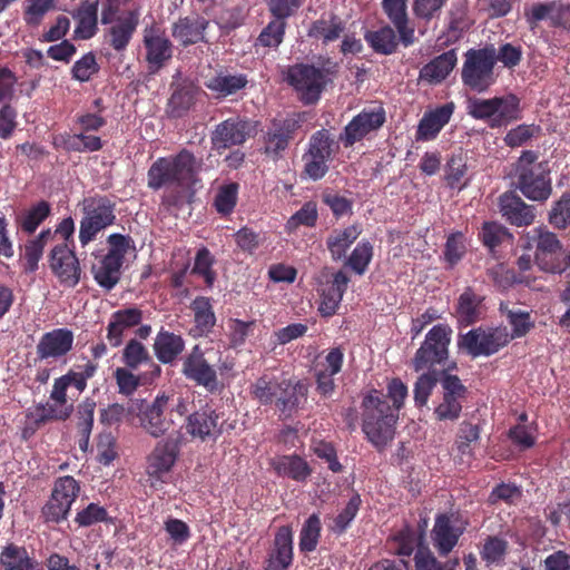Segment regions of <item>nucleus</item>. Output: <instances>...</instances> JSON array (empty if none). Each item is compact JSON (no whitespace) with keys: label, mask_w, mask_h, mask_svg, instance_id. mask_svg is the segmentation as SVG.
<instances>
[{"label":"nucleus","mask_w":570,"mask_h":570,"mask_svg":"<svg viewBox=\"0 0 570 570\" xmlns=\"http://www.w3.org/2000/svg\"><path fill=\"white\" fill-rule=\"evenodd\" d=\"M204 160L187 148L175 155L157 158L148 168L147 186L151 190L163 188H191L200 181Z\"/></svg>","instance_id":"nucleus-1"},{"label":"nucleus","mask_w":570,"mask_h":570,"mask_svg":"<svg viewBox=\"0 0 570 570\" xmlns=\"http://www.w3.org/2000/svg\"><path fill=\"white\" fill-rule=\"evenodd\" d=\"M219 355L222 353L219 352ZM234 362L228 357L219 356L217 363H212L206 357L205 351L199 344H195L181 357V375L195 386L203 387L212 395L220 394L229 382L234 371Z\"/></svg>","instance_id":"nucleus-2"},{"label":"nucleus","mask_w":570,"mask_h":570,"mask_svg":"<svg viewBox=\"0 0 570 570\" xmlns=\"http://www.w3.org/2000/svg\"><path fill=\"white\" fill-rule=\"evenodd\" d=\"M362 431L376 448H383L393 439L397 413L382 392L373 389L364 395L362 403Z\"/></svg>","instance_id":"nucleus-3"},{"label":"nucleus","mask_w":570,"mask_h":570,"mask_svg":"<svg viewBox=\"0 0 570 570\" xmlns=\"http://www.w3.org/2000/svg\"><path fill=\"white\" fill-rule=\"evenodd\" d=\"M534 150H523L514 164L515 188L532 202L544 203L552 194V181L547 163H538Z\"/></svg>","instance_id":"nucleus-4"},{"label":"nucleus","mask_w":570,"mask_h":570,"mask_svg":"<svg viewBox=\"0 0 570 570\" xmlns=\"http://www.w3.org/2000/svg\"><path fill=\"white\" fill-rule=\"evenodd\" d=\"M495 63L497 51L492 46L469 49L461 69L463 86L473 92H487L497 82Z\"/></svg>","instance_id":"nucleus-5"},{"label":"nucleus","mask_w":570,"mask_h":570,"mask_svg":"<svg viewBox=\"0 0 570 570\" xmlns=\"http://www.w3.org/2000/svg\"><path fill=\"white\" fill-rule=\"evenodd\" d=\"M520 98L508 94L492 98H470L468 115L476 120L487 121L490 128H500L521 119Z\"/></svg>","instance_id":"nucleus-6"},{"label":"nucleus","mask_w":570,"mask_h":570,"mask_svg":"<svg viewBox=\"0 0 570 570\" xmlns=\"http://www.w3.org/2000/svg\"><path fill=\"white\" fill-rule=\"evenodd\" d=\"M338 148V142L327 129L316 130L309 137L307 149L302 156L303 174L314 181L321 180L328 173V163Z\"/></svg>","instance_id":"nucleus-7"},{"label":"nucleus","mask_w":570,"mask_h":570,"mask_svg":"<svg viewBox=\"0 0 570 570\" xmlns=\"http://www.w3.org/2000/svg\"><path fill=\"white\" fill-rule=\"evenodd\" d=\"M115 209L116 204L107 196L96 195L83 199V217L79 227V242L82 247L92 242L101 230L114 225Z\"/></svg>","instance_id":"nucleus-8"},{"label":"nucleus","mask_w":570,"mask_h":570,"mask_svg":"<svg viewBox=\"0 0 570 570\" xmlns=\"http://www.w3.org/2000/svg\"><path fill=\"white\" fill-rule=\"evenodd\" d=\"M510 343L508 328L503 326L472 328L458 337V346L475 358L491 356Z\"/></svg>","instance_id":"nucleus-9"},{"label":"nucleus","mask_w":570,"mask_h":570,"mask_svg":"<svg viewBox=\"0 0 570 570\" xmlns=\"http://www.w3.org/2000/svg\"><path fill=\"white\" fill-rule=\"evenodd\" d=\"M452 328L448 324L434 325L425 335L421 346L412 360L413 368L432 371L435 365L443 364L449 357Z\"/></svg>","instance_id":"nucleus-10"},{"label":"nucleus","mask_w":570,"mask_h":570,"mask_svg":"<svg viewBox=\"0 0 570 570\" xmlns=\"http://www.w3.org/2000/svg\"><path fill=\"white\" fill-rule=\"evenodd\" d=\"M302 121L299 115H292L283 119L274 118L262 136L263 154L274 161L283 158L284 153L301 128Z\"/></svg>","instance_id":"nucleus-11"},{"label":"nucleus","mask_w":570,"mask_h":570,"mask_svg":"<svg viewBox=\"0 0 570 570\" xmlns=\"http://www.w3.org/2000/svg\"><path fill=\"white\" fill-rule=\"evenodd\" d=\"M442 370L440 384L442 387V399L434 407L433 415L436 421L454 422L459 420L463 409V402L468 396V387L463 385L458 375L451 374L449 371Z\"/></svg>","instance_id":"nucleus-12"},{"label":"nucleus","mask_w":570,"mask_h":570,"mask_svg":"<svg viewBox=\"0 0 570 570\" xmlns=\"http://www.w3.org/2000/svg\"><path fill=\"white\" fill-rule=\"evenodd\" d=\"M285 80L298 92L301 100L305 105L317 102L326 87L324 70L307 63L291 66L286 72Z\"/></svg>","instance_id":"nucleus-13"},{"label":"nucleus","mask_w":570,"mask_h":570,"mask_svg":"<svg viewBox=\"0 0 570 570\" xmlns=\"http://www.w3.org/2000/svg\"><path fill=\"white\" fill-rule=\"evenodd\" d=\"M385 121L386 111L383 106L364 108L344 127L338 140L345 148L352 147L370 134L381 129Z\"/></svg>","instance_id":"nucleus-14"},{"label":"nucleus","mask_w":570,"mask_h":570,"mask_svg":"<svg viewBox=\"0 0 570 570\" xmlns=\"http://www.w3.org/2000/svg\"><path fill=\"white\" fill-rule=\"evenodd\" d=\"M48 264L62 286L73 288L79 284L82 269L73 247L69 244H56L49 252Z\"/></svg>","instance_id":"nucleus-15"},{"label":"nucleus","mask_w":570,"mask_h":570,"mask_svg":"<svg viewBox=\"0 0 570 570\" xmlns=\"http://www.w3.org/2000/svg\"><path fill=\"white\" fill-rule=\"evenodd\" d=\"M257 121L234 116L219 122L212 132V144L217 149L240 146L256 134Z\"/></svg>","instance_id":"nucleus-16"},{"label":"nucleus","mask_w":570,"mask_h":570,"mask_svg":"<svg viewBox=\"0 0 570 570\" xmlns=\"http://www.w3.org/2000/svg\"><path fill=\"white\" fill-rule=\"evenodd\" d=\"M142 43L149 73H157L173 58L174 46L159 28L151 26L144 30Z\"/></svg>","instance_id":"nucleus-17"},{"label":"nucleus","mask_w":570,"mask_h":570,"mask_svg":"<svg viewBox=\"0 0 570 570\" xmlns=\"http://www.w3.org/2000/svg\"><path fill=\"white\" fill-rule=\"evenodd\" d=\"M169 397L161 395L157 396L155 401L141 410L139 419L142 429L154 438L170 433L180 432V428L173 417H167L165 411L168 407Z\"/></svg>","instance_id":"nucleus-18"},{"label":"nucleus","mask_w":570,"mask_h":570,"mask_svg":"<svg viewBox=\"0 0 570 570\" xmlns=\"http://www.w3.org/2000/svg\"><path fill=\"white\" fill-rule=\"evenodd\" d=\"M220 414L208 405L200 407L186 417V431L193 439L203 442L216 441L223 432Z\"/></svg>","instance_id":"nucleus-19"},{"label":"nucleus","mask_w":570,"mask_h":570,"mask_svg":"<svg viewBox=\"0 0 570 570\" xmlns=\"http://www.w3.org/2000/svg\"><path fill=\"white\" fill-rule=\"evenodd\" d=\"M184 441L181 432L170 433L166 440L158 442L148 456V473L159 475L170 471L175 464Z\"/></svg>","instance_id":"nucleus-20"},{"label":"nucleus","mask_w":570,"mask_h":570,"mask_svg":"<svg viewBox=\"0 0 570 570\" xmlns=\"http://www.w3.org/2000/svg\"><path fill=\"white\" fill-rule=\"evenodd\" d=\"M537 249L535 263L540 269L553 274L564 272V265H554L559 256H561V244L556 234L535 228Z\"/></svg>","instance_id":"nucleus-21"},{"label":"nucleus","mask_w":570,"mask_h":570,"mask_svg":"<svg viewBox=\"0 0 570 570\" xmlns=\"http://www.w3.org/2000/svg\"><path fill=\"white\" fill-rule=\"evenodd\" d=\"M499 207L502 217L517 227L530 226L535 218V208L527 204L514 191H505L499 197Z\"/></svg>","instance_id":"nucleus-22"},{"label":"nucleus","mask_w":570,"mask_h":570,"mask_svg":"<svg viewBox=\"0 0 570 570\" xmlns=\"http://www.w3.org/2000/svg\"><path fill=\"white\" fill-rule=\"evenodd\" d=\"M139 24V12L129 10L105 31V42L117 52L126 51Z\"/></svg>","instance_id":"nucleus-23"},{"label":"nucleus","mask_w":570,"mask_h":570,"mask_svg":"<svg viewBox=\"0 0 570 570\" xmlns=\"http://www.w3.org/2000/svg\"><path fill=\"white\" fill-rule=\"evenodd\" d=\"M293 562V532L287 525L278 528L273 547L265 560V570H287Z\"/></svg>","instance_id":"nucleus-24"},{"label":"nucleus","mask_w":570,"mask_h":570,"mask_svg":"<svg viewBox=\"0 0 570 570\" xmlns=\"http://www.w3.org/2000/svg\"><path fill=\"white\" fill-rule=\"evenodd\" d=\"M73 345V333L66 328H55L45 333L37 344L39 360L60 358L67 355Z\"/></svg>","instance_id":"nucleus-25"},{"label":"nucleus","mask_w":570,"mask_h":570,"mask_svg":"<svg viewBox=\"0 0 570 570\" xmlns=\"http://www.w3.org/2000/svg\"><path fill=\"white\" fill-rule=\"evenodd\" d=\"M455 105L453 101L426 111L419 121L415 138L419 141H429L438 137L440 131L449 124Z\"/></svg>","instance_id":"nucleus-26"},{"label":"nucleus","mask_w":570,"mask_h":570,"mask_svg":"<svg viewBox=\"0 0 570 570\" xmlns=\"http://www.w3.org/2000/svg\"><path fill=\"white\" fill-rule=\"evenodd\" d=\"M209 21L198 14L179 18L171 28L173 37L183 46L207 42L205 31Z\"/></svg>","instance_id":"nucleus-27"},{"label":"nucleus","mask_w":570,"mask_h":570,"mask_svg":"<svg viewBox=\"0 0 570 570\" xmlns=\"http://www.w3.org/2000/svg\"><path fill=\"white\" fill-rule=\"evenodd\" d=\"M382 9L400 35L401 43L407 48L415 38V29L410 24L405 0H383Z\"/></svg>","instance_id":"nucleus-28"},{"label":"nucleus","mask_w":570,"mask_h":570,"mask_svg":"<svg viewBox=\"0 0 570 570\" xmlns=\"http://www.w3.org/2000/svg\"><path fill=\"white\" fill-rule=\"evenodd\" d=\"M142 321V311L138 307H128L114 312L107 326V340L112 347L122 344L126 330L139 325Z\"/></svg>","instance_id":"nucleus-29"},{"label":"nucleus","mask_w":570,"mask_h":570,"mask_svg":"<svg viewBox=\"0 0 570 570\" xmlns=\"http://www.w3.org/2000/svg\"><path fill=\"white\" fill-rule=\"evenodd\" d=\"M350 283L348 275L338 271L333 275L328 286L322 289L318 312L323 317H331L336 314L344 293Z\"/></svg>","instance_id":"nucleus-30"},{"label":"nucleus","mask_w":570,"mask_h":570,"mask_svg":"<svg viewBox=\"0 0 570 570\" xmlns=\"http://www.w3.org/2000/svg\"><path fill=\"white\" fill-rule=\"evenodd\" d=\"M307 393L308 385L303 381L293 382L292 380L283 379L281 380L274 405L283 414L291 415L297 410L301 401L306 400Z\"/></svg>","instance_id":"nucleus-31"},{"label":"nucleus","mask_w":570,"mask_h":570,"mask_svg":"<svg viewBox=\"0 0 570 570\" xmlns=\"http://www.w3.org/2000/svg\"><path fill=\"white\" fill-rule=\"evenodd\" d=\"M154 352L163 364H173L185 350V340L181 335L161 328L154 342Z\"/></svg>","instance_id":"nucleus-32"},{"label":"nucleus","mask_w":570,"mask_h":570,"mask_svg":"<svg viewBox=\"0 0 570 570\" xmlns=\"http://www.w3.org/2000/svg\"><path fill=\"white\" fill-rule=\"evenodd\" d=\"M458 62L455 49H450L430 62L420 70V79L429 83H441L451 73Z\"/></svg>","instance_id":"nucleus-33"},{"label":"nucleus","mask_w":570,"mask_h":570,"mask_svg":"<svg viewBox=\"0 0 570 570\" xmlns=\"http://www.w3.org/2000/svg\"><path fill=\"white\" fill-rule=\"evenodd\" d=\"M248 83L246 75L219 71L205 81V87L218 99L236 95Z\"/></svg>","instance_id":"nucleus-34"},{"label":"nucleus","mask_w":570,"mask_h":570,"mask_svg":"<svg viewBox=\"0 0 570 570\" xmlns=\"http://www.w3.org/2000/svg\"><path fill=\"white\" fill-rule=\"evenodd\" d=\"M433 541L441 556H446L456 546L462 530L454 528L451 517L440 514L433 528Z\"/></svg>","instance_id":"nucleus-35"},{"label":"nucleus","mask_w":570,"mask_h":570,"mask_svg":"<svg viewBox=\"0 0 570 570\" xmlns=\"http://www.w3.org/2000/svg\"><path fill=\"white\" fill-rule=\"evenodd\" d=\"M396 32L390 24H384L376 30H367L364 39L375 53L390 56L397 51L401 43Z\"/></svg>","instance_id":"nucleus-36"},{"label":"nucleus","mask_w":570,"mask_h":570,"mask_svg":"<svg viewBox=\"0 0 570 570\" xmlns=\"http://www.w3.org/2000/svg\"><path fill=\"white\" fill-rule=\"evenodd\" d=\"M483 297L478 295L471 287L464 289L459 296L455 306V316L462 326H470L482 317L481 305Z\"/></svg>","instance_id":"nucleus-37"},{"label":"nucleus","mask_w":570,"mask_h":570,"mask_svg":"<svg viewBox=\"0 0 570 570\" xmlns=\"http://www.w3.org/2000/svg\"><path fill=\"white\" fill-rule=\"evenodd\" d=\"M362 228L358 224H353L343 229H334L326 239V246L334 262L341 261L346 256L347 249L358 238Z\"/></svg>","instance_id":"nucleus-38"},{"label":"nucleus","mask_w":570,"mask_h":570,"mask_svg":"<svg viewBox=\"0 0 570 570\" xmlns=\"http://www.w3.org/2000/svg\"><path fill=\"white\" fill-rule=\"evenodd\" d=\"M0 564L4 570H43L24 547L14 543L3 547L0 552Z\"/></svg>","instance_id":"nucleus-39"},{"label":"nucleus","mask_w":570,"mask_h":570,"mask_svg":"<svg viewBox=\"0 0 570 570\" xmlns=\"http://www.w3.org/2000/svg\"><path fill=\"white\" fill-rule=\"evenodd\" d=\"M73 18L77 19L75 37L83 40L92 38L98 30V1H82Z\"/></svg>","instance_id":"nucleus-40"},{"label":"nucleus","mask_w":570,"mask_h":570,"mask_svg":"<svg viewBox=\"0 0 570 570\" xmlns=\"http://www.w3.org/2000/svg\"><path fill=\"white\" fill-rule=\"evenodd\" d=\"M271 465L279 476L289 478L298 482L305 481L312 473L308 463L298 455L274 458Z\"/></svg>","instance_id":"nucleus-41"},{"label":"nucleus","mask_w":570,"mask_h":570,"mask_svg":"<svg viewBox=\"0 0 570 570\" xmlns=\"http://www.w3.org/2000/svg\"><path fill=\"white\" fill-rule=\"evenodd\" d=\"M124 262L109 255H105L97 265L92 266L94 278L97 284L107 289H112L120 281V269Z\"/></svg>","instance_id":"nucleus-42"},{"label":"nucleus","mask_w":570,"mask_h":570,"mask_svg":"<svg viewBox=\"0 0 570 570\" xmlns=\"http://www.w3.org/2000/svg\"><path fill=\"white\" fill-rule=\"evenodd\" d=\"M195 322V336H208L212 333L216 316L208 297L198 296L191 303Z\"/></svg>","instance_id":"nucleus-43"},{"label":"nucleus","mask_w":570,"mask_h":570,"mask_svg":"<svg viewBox=\"0 0 570 570\" xmlns=\"http://www.w3.org/2000/svg\"><path fill=\"white\" fill-rule=\"evenodd\" d=\"M197 88L193 86L177 87L168 99L166 112L169 118H183L196 102Z\"/></svg>","instance_id":"nucleus-44"},{"label":"nucleus","mask_w":570,"mask_h":570,"mask_svg":"<svg viewBox=\"0 0 570 570\" xmlns=\"http://www.w3.org/2000/svg\"><path fill=\"white\" fill-rule=\"evenodd\" d=\"M281 380L271 374L259 376L249 389L252 399L261 405H274Z\"/></svg>","instance_id":"nucleus-45"},{"label":"nucleus","mask_w":570,"mask_h":570,"mask_svg":"<svg viewBox=\"0 0 570 570\" xmlns=\"http://www.w3.org/2000/svg\"><path fill=\"white\" fill-rule=\"evenodd\" d=\"M500 311L504 314L509 325L511 326V333L508 332L510 342L515 338L524 337L535 326L530 312L520 308H508L502 305Z\"/></svg>","instance_id":"nucleus-46"},{"label":"nucleus","mask_w":570,"mask_h":570,"mask_svg":"<svg viewBox=\"0 0 570 570\" xmlns=\"http://www.w3.org/2000/svg\"><path fill=\"white\" fill-rule=\"evenodd\" d=\"M53 240V234L51 229H43L35 238L27 242L24 246V272L33 273L39 267V261L42 257L45 246Z\"/></svg>","instance_id":"nucleus-47"},{"label":"nucleus","mask_w":570,"mask_h":570,"mask_svg":"<svg viewBox=\"0 0 570 570\" xmlns=\"http://www.w3.org/2000/svg\"><path fill=\"white\" fill-rule=\"evenodd\" d=\"M442 371H428L417 376L413 386V399L416 407L428 406L430 396L440 382Z\"/></svg>","instance_id":"nucleus-48"},{"label":"nucleus","mask_w":570,"mask_h":570,"mask_svg":"<svg viewBox=\"0 0 570 570\" xmlns=\"http://www.w3.org/2000/svg\"><path fill=\"white\" fill-rule=\"evenodd\" d=\"M345 26L340 18L333 16L330 21L321 18L312 22L308 36L316 39H322L324 43L337 40Z\"/></svg>","instance_id":"nucleus-49"},{"label":"nucleus","mask_w":570,"mask_h":570,"mask_svg":"<svg viewBox=\"0 0 570 570\" xmlns=\"http://www.w3.org/2000/svg\"><path fill=\"white\" fill-rule=\"evenodd\" d=\"M487 275L493 282L494 286L501 291L508 289L514 284L530 285V279L527 276L517 274L514 269L509 268L502 263L488 268Z\"/></svg>","instance_id":"nucleus-50"},{"label":"nucleus","mask_w":570,"mask_h":570,"mask_svg":"<svg viewBox=\"0 0 570 570\" xmlns=\"http://www.w3.org/2000/svg\"><path fill=\"white\" fill-rule=\"evenodd\" d=\"M72 411V404L68 403H39L35 407L33 417L38 425L49 421H66L70 417Z\"/></svg>","instance_id":"nucleus-51"},{"label":"nucleus","mask_w":570,"mask_h":570,"mask_svg":"<svg viewBox=\"0 0 570 570\" xmlns=\"http://www.w3.org/2000/svg\"><path fill=\"white\" fill-rule=\"evenodd\" d=\"M287 22L271 20L255 40V47L277 49L284 40Z\"/></svg>","instance_id":"nucleus-52"},{"label":"nucleus","mask_w":570,"mask_h":570,"mask_svg":"<svg viewBox=\"0 0 570 570\" xmlns=\"http://www.w3.org/2000/svg\"><path fill=\"white\" fill-rule=\"evenodd\" d=\"M468 164L466 159L462 154H453L446 161L444 179L446 185L459 190L463 189L466 184H461L462 179L466 175Z\"/></svg>","instance_id":"nucleus-53"},{"label":"nucleus","mask_w":570,"mask_h":570,"mask_svg":"<svg viewBox=\"0 0 570 570\" xmlns=\"http://www.w3.org/2000/svg\"><path fill=\"white\" fill-rule=\"evenodd\" d=\"M322 524L316 514H312L303 524L299 532V550L304 553L313 552L321 537Z\"/></svg>","instance_id":"nucleus-54"},{"label":"nucleus","mask_w":570,"mask_h":570,"mask_svg":"<svg viewBox=\"0 0 570 570\" xmlns=\"http://www.w3.org/2000/svg\"><path fill=\"white\" fill-rule=\"evenodd\" d=\"M510 237H512V235L509 233L508 228L497 222H484L479 232V238L490 252H494L505 238Z\"/></svg>","instance_id":"nucleus-55"},{"label":"nucleus","mask_w":570,"mask_h":570,"mask_svg":"<svg viewBox=\"0 0 570 570\" xmlns=\"http://www.w3.org/2000/svg\"><path fill=\"white\" fill-rule=\"evenodd\" d=\"M480 439V428L468 421L460 424L459 432L455 440V448L461 459L464 456H472V443Z\"/></svg>","instance_id":"nucleus-56"},{"label":"nucleus","mask_w":570,"mask_h":570,"mask_svg":"<svg viewBox=\"0 0 570 570\" xmlns=\"http://www.w3.org/2000/svg\"><path fill=\"white\" fill-rule=\"evenodd\" d=\"M541 127L535 124H521L511 128L504 136L503 141L510 148H518L528 144L532 138L539 137Z\"/></svg>","instance_id":"nucleus-57"},{"label":"nucleus","mask_w":570,"mask_h":570,"mask_svg":"<svg viewBox=\"0 0 570 570\" xmlns=\"http://www.w3.org/2000/svg\"><path fill=\"white\" fill-rule=\"evenodd\" d=\"M214 264L215 257L210 250L207 247H202L196 253L191 274L202 276L207 286H213L216 279V273L213 269Z\"/></svg>","instance_id":"nucleus-58"},{"label":"nucleus","mask_w":570,"mask_h":570,"mask_svg":"<svg viewBox=\"0 0 570 570\" xmlns=\"http://www.w3.org/2000/svg\"><path fill=\"white\" fill-rule=\"evenodd\" d=\"M149 360L150 354L148 350L141 342L137 341L136 338L129 340L122 350L121 361L128 368L137 370L140 365Z\"/></svg>","instance_id":"nucleus-59"},{"label":"nucleus","mask_w":570,"mask_h":570,"mask_svg":"<svg viewBox=\"0 0 570 570\" xmlns=\"http://www.w3.org/2000/svg\"><path fill=\"white\" fill-rule=\"evenodd\" d=\"M373 257V246L368 240L360 242L352 250L346 261V265L357 275H363Z\"/></svg>","instance_id":"nucleus-60"},{"label":"nucleus","mask_w":570,"mask_h":570,"mask_svg":"<svg viewBox=\"0 0 570 570\" xmlns=\"http://www.w3.org/2000/svg\"><path fill=\"white\" fill-rule=\"evenodd\" d=\"M55 8V0H24L23 20L26 24L37 27L45 14Z\"/></svg>","instance_id":"nucleus-61"},{"label":"nucleus","mask_w":570,"mask_h":570,"mask_svg":"<svg viewBox=\"0 0 570 570\" xmlns=\"http://www.w3.org/2000/svg\"><path fill=\"white\" fill-rule=\"evenodd\" d=\"M51 207L46 200L32 206L21 219V228L27 233H33L38 226L50 215Z\"/></svg>","instance_id":"nucleus-62"},{"label":"nucleus","mask_w":570,"mask_h":570,"mask_svg":"<svg viewBox=\"0 0 570 570\" xmlns=\"http://www.w3.org/2000/svg\"><path fill=\"white\" fill-rule=\"evenodd\" d=\"M549 223L556 228L564 229L570 225V193H564L549 212Z\"/></svg>","instance_id":"nucleus-63"},{"label":"nucleus","mask_w":570,"mask_h":570,"mask_svg":"<svg viewBox=\"0 0 570 570\" xmlns=\"http://www.w3.org/2000/svg\"><path fill=\"white\" fill-rule=\"evenodd\" d=\"M416 570H454L459 566V560L455 559L442 566L436 558L425 549H417L415 556Z\"/></svg>","instance_id":"nucleus-64"}]
</instances>
